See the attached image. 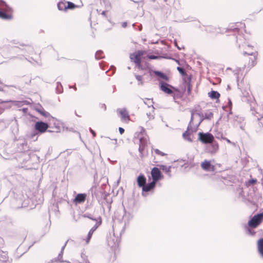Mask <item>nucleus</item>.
<instances>
[{
  "instance_id": "obj_27",
  "label": "nucleus",
  "mask_w": 263,
  "mask_h": 263,
  "mask_svg": "<svg viewBox=\"0 0 263 263\" xmlns=\"http://www.w3.org/2000/svg\"><path fill=\"white\" fill-rule=\"evenodd\" d=\"M255 228L250 227L248 225L246 226L245 230L246 234L251 236H254L256 234V232L254 230Z\"/></svg>"
},
{
  "instance_id": "obj_30",
  "label": "nucleus",
  "mask_w": 263,
  "mask_h": 263,
  "mask_svg": "<svg viewBox=\"0 0 263 263\" xmlns=\"http://www.w3.org/2000/svg\"><path fill=\"white\" fill-rule=\"evenodd\" d=\"M58 8L59 10H66L67 5L65 3L63 2H60L58 4Z\"/></svg>"
},
{
  "instance_id": "obj_36",
  "label": "nucleus",
  "mask_w": 263,
  "mask_h": 263,
  "mask_svg": "<svg viewBox=\"0 0 263 263\" xmlns=\"http://www.w3.org/2000/svg\"><path fill=\"white\" fill-rule=\"evenodd\" d=\"M142 100H143V102H144V104H147L148 107H151V106H152V107L153 108V111H154L155 108L154 107V106H153V104H151V105H149V104H150V102H149V103H147V102L145 101V100H147V101L150 102L151 99H148V98H145V99H142ZM152 100H153V99H152V101H151V102H152V104H153V102Z\"/></svg>"
},
{
  "instance_id": "obj_31",
  "label": "nucleus",
  "mask_w": 263,
  "mask_h": 263,
  "mask_svg": "<svg viewBox=\"0 0 263 263\" xmlns=\"http://www.w3.org/2000/svg\"><path fill=\"white\" fill-rule=\"evenodd\" d=\"M63 91V86L61 83L59 82L57 83L56 92L58 93H61Z\"/></svg>"
},
{
  "instance_id": "obj_12",
  "label": "nucleus",
  "mask_w": 263,
  "mask_h": 263,
  "mask_svg": "<svg viewBox=\"0 0 263 263\" xmlns=\"http://www.w3.org/2000/svg\"><path fill=\"white\" fill-rule=\"evenodd\" d=\"M101 223H102V218H99V220H98V221L91 228V229L89 230V231L88 233L87 237L86 239V242L87 243H89L93 232L98 229V228L101 224Z\"/></svg>"
},
{
  "instance_id": "obj_61",
  "label": "nucleus",
  "mask_w": 263,
  "mask_h": 263,
  "mask_svg": "<svg viewBox=\"0 0 263 263\" xmlns=\"http://www.w3.org/2000/svg\"><path fill=\"white\" fill-rule=\"evenodd\" d=\"M81 257L84 260L86 256L83 253H81Z\"/></svg>"
},
{
  "instance_id": "obj_21",
  "label": "nucleus",
  "mask_w": 263,
  "mask_h": 263,
  "mask_svg": "<svg viewBox=\"0 0 263 263\" xmlns=\"http://www.w3.org/2000/svg\"><path fill=\"white\" fill-rule=\"evenodd\" d=\"M117 112L119 113L121 115L122 119H124L125 120H129V116L128 115V112L126 108H118L117 109Z\"/></svg>"
},
{
  "instance_id": "obj_18",
  "label": "nucleus",
  "mask_w": 263,
  "mask_h": 263,
  "mask_svg": "<svg viewBox=\"0 0 263 263\" xmlns=\"http://www.w3.org/2000/svg\"><path fill=\"white\" fill-rule=\"evenodd\" d=\"M191 77H189L187 79H184V86L183 89H182L183 93L185 91L186 88L187 87V95H190L192 91V85L191 84Z\"/></svg>"
},
{
  "instance_id": "obj_38",
  "label": "nucleus",
  "mask_w": 263,
  "mask_h": 263,
  "mask_svg": "<svg viewBox=\"0 0 263 263\" xmlns=\"http://www.w3.org/2000/svg\"><path fill=\"white\" fill-rule=\"evenodd\" d=\"M177 69L182 76L186 74L185 70L183 67L178 66L177 67Z\"/></svg>"
},
{
  "instance_id": "obj_9",
  "label": "nucleus",
  "mask_w": 263,
  "mask_h": 263,
  "mask_svg": "<svg viewBox=\"0 0 263 263\" xmlns=\"http://www.w3.org/2000/svg\"><path fill=\"white\" fill-rule=\"evenodd\" d=\"M160 89L162 91H163L164 92H165L167 94H168V95L172 94L173 93L172 89L176 91H179V90L178 88H176V87H174V86H173L163 81H161L160 82Z\"/></svg>"
},
{
  "instance_id": "obj_26",
  "label": "nucleus",
  "mask_w": 263,
  "mask_h": 263,
  "mask_svg": "<svg viewBox=\"0 0 263 263\" xmlns=\"http://www.w3.org/2000/svg\"><path fill=\"white\" fill-rule=\"evenodd\" d=\"M208 96L213 100H219L220 95L217 91L211 90L208 92Z\"/></svg>"
},
{
  "instance_id": "obj_24",
  "label": "nucleus",
  "mask_w": 263,
  "mask_h": 263,
  "mask_svg": "<svg viewBox=\"0 0 263 263\" xmlns=\"http://www.w3.org/2000/svg\"><path fill=\"white\" fill-rule=\"evenodd\" d=\"M257 250L260 257L263 259V237L257 241Z\"/></svg>"
},
{
  "instance_id": "obj_32",
  "label": "nucleus",
  "mask_w": 263,
  "mask_h": 263,
  "mask_svg": "<svg viewBox=\"0 0 263 263\" xmlns=\"http://www.w3.org/2000/svg\"><path fill=\"white\" fill-rule=\"evenodd\" d=\"M22 50H24L25 52L28 53H31L33 52V49L32 46L30 45H26L25 47L23 49H22Z\"/></svg>"
},
{
  "instance_id": "obj_42",
  "label": "nucleus",
  "mask_w": 263,
  "mask_h": 263,
  "mask_svg": "<svg viewBox=\"0 0 263 263\" xmlns=\"http://www.w3.org/2000/svg\"><path fill=\"white\" fill-rule=\"evenodd\" d=\"M155 153L157 155H161V156H165L166 155V154L164 153L163 152L160 151L159 149H155L154 150Z\"/></svg>"
},
{
  "instance_id": "obj_57",
  "label": "nucleus",
  "mask_w": 263,
  "mask_h": 263,
  "mask_svg": "<svg viewBox=\"0 0 263 263\" xmlns=\"http://www.w3.org/2000/svg\"><path fill=\"white\" fill-rule=\"evenodd\" d=\"M127 25V22H123V23H122V27H123V28H125V27H126Z\"/></svg>"
},
{
  "instance_id": "obj_46",
  "label": "nucleus",
  "mask_w": 263,
  "mask_h": 263,
  "mask_svg": "<svg viewBox=\"0 0 263 263\" xmlns=\"http://www.w3.org/2000/svg\"><path fill=\"white\" fill-rule=\"evenodd\" d=\"M177 92H178V93L176 94V95H175V96L174 97V99H175L176 98H181L183 95V93H181L180 90H179V91H177Z\"/></svg>"
},
{
  "instance_id": "obj_29",
  "label": "nucleus",
  "mask_w": 263,
  "mask_h": 263,
  "mask_svg": "<svg viewBox=\"0 0 263 263\" xmlns=\"http://www.w3.org/2000/svg\"><path fill=\"white\" fill-rule=\"evenodd\" d=\"M242 121V118L241 117H239L238 116H234L233 119V123L234 125L236 126L237 125V124L241 123Z\"/></svg>"
},
{
  "instance_id": "obj_23",
  "label": "nucleus",
  "mask_w": 263,
  "mask_h": 263,
  "mask_svg": "<svg viewBox=\"0 0 263 263\" xmlns=\"http://www.w3.org/2000/svg\"><path fill=\"white\" fill-rule=\"evenodd\" d=\"M191 128V124H190V123L187 126V130L184 133H183V135H182L183 138L185 140H187L188 141H190V142L192 141V139L190 138V135H191V134L192 133V132H190Z\"/></svg>"
},
{
  "instance_id": "obj_6",
  "label": "nucleus",
  "mask_w": 263,
  "mask_h": 263,
  "mask_svg": "<svg viewBox=\"0 0 263 263\" xmlns=\"http://www.w3.org/2000/svg\"><path fill=\"white\" fill-rule=\"evenodd\" d=\"M29 202L28 198H25L23 195H20L18 198L14 199L13 203L16 204V206H14V208L18 209L28 206Z\"/></svg>"
},
{
  "instance_id": "obj_5",
  "label": "nucleus",
  "mask_w": 263,
  "mask_h": 263,
  "mask_svg": "<svg viewBox=\"0 0 263 263\" xmlns=\"http://www.w3.org/2000/svg\"><path fill=\"white\" fill-rule=\"evenodd\" d=\"M218 151L219 144L215 139L205 146V153L211 155H215L218 153Z\"/></svg>"
},
{
  "instance_id": "obj_49",
  "label": "nucleus",
  "mask_w": 263,
  "mask_h": 263,
  "mask_svg": "<svg viewBox=\"0 0 263 263\" xmlns=\"http://www.w3.org/2000/svg\"><path fill=\"white\" fill-rule=\"evenodd\" d=\"M14 101H12V100H6V101H3V100L2 99H0V104H2V103H10V102H13Z\"/></svg>"
},
{
  "instance_id": "obj_22",
  "label": "nucleus",
  "mask_w": 263,
  "mask_h": 263,
  "mask_svg": "<svg viewBox=\"0 0 263 263\" xmlns=\"http://www.w3.org/2000/svg\"><path fill=\"white\" fill-rule=\"evenodd\" d=\"M137 182L138 185L140 187H142L146 183V177L143 174H140L137 177Z\"/></svg>"
},
{
  "instance_id": "obj_55",
  "label": "nucleus",
  "mask_w": 263,
  "mask_h": 263,
  "mask_svg": "<svg viewBox=\"0 0 263 263\" xmlns=\"http://www.w3.org/2000/svg\"><path fill=\"white\" fill-rule=\"evenodd\" d=\"M255 60H256L255 56L254 55V58H253V60H252V65L253 66H254V65L255 64Z\"/></svg>"
},
{
  "instance_id": "obj_25",
  "label": "nucleus",
  "mask_w": 263,
  "mask_h": 263,
  "mask_svg": "<svg viewBox=\"0 0 263 263\" xmlns=\"http://www.w3.org/2000/svg\"><path fill=\"white\" fill-rule=\"evenodd\" d=\"M159 167V169L162 170L163 171H164L168 176L169 177H172V175L171 174V169L172 168L171 166H167L166 165L161 164L158 165Z\"/></svg>"
},
{
  "instance_id": "obj_3",
  "label": "nucleus",
  "mask_w": 263,
  "mask_h": 263,
  "mask_svg": "<svg viewBox=\"0 0 263 263\" xmlns=\"http://www.w3.org/2000/svg\"><path fill=\"white\" fill-rule=\"evenodd\" d=\"M49 127V124L47 122H44L42 121L36 122L34 126V129L35 130L36 132H34L31 134V138L33 139L34 137H36L35 139V140H36L38 133L43 134L47 131L48 132H51V130H48Z\"/></svg>"
},
{
  "instance_id": "obj_44",
  "label": "nucleus",
  "mask_w": 263,
  "mask_h": 263,
  "mask_svg": "<svg viewBox=\"0 0 263 263\" xmlns=\"http://www.w3.org/2000/svg\"><path fill=\"white\" fill-rule=\"evenodd\" d=\"M217 139H223V140H226L228 143H231V141L228 139V138H226V137H223L222 135L220 137H219V136H216V137Z\"/></svg>"
},
{
  "instance_id": "obj_45",
  "label": "nucleus",
  "mask_w": 263,
  "mask_h": 263,
  "mask_svg": "<svg viewBox=\"0 0 263 263\" xmlns=\"http://www.w3.org/2000/svg\"><path fill=\"white\" fill-rule=\"evenodd\" d=\"M137 67L140 69V70H144V69H146V67L145 66H143L142 64H141V63H140L139 64H137L136 65Z\"/></svg>"
},
{
  "instance_id": "obj_60",
  "label": "nucleus",
  "mask_w": 263,
  "mask_h": 263,
  "mask_svg": "<svg viewBox=\"0 0 263 263\" xmlns=\"http://www.w3.org/2000/svg\"><path fill=\"white\" fill-rule=\"evenodd\" d=\"M28 157H29V156L26 155L25 158L24 159V161L26 160V162H30V161L29 160H27Z\"/></svg>"
},
{
  "instance_id": "obj_2",
  "label": "nucleus",
  "mask_w": 263,
  "mask_h": 263,
  "mask_svg": "<svg viewBox=\"0 0 263 263\" xmlns=\"http://www.w3.org/2000/svg\"><path fill=\"white\" fill-rule=\"evenodd\" d=\"M12 9L3 0H0V18L4 20L12 18Z\"/></svg>"
},
{
  "instance_id": "obj_28",
  "label": "nucleus",
  "mask_w": 263,
  "mask_h": 263,
  "mask_svg": "<svg viewBox=\"0 0 263 263\" xmlns=\"http://www.w3.org/2000/svg\"><path fill=\"white\" fill-rule=\"evenodd\" d=\"M83 216L84 217L88 218L95 221L96 223L98 221V220H99V218H101V217L100 216L96 217L93 216L92 214L88 213H85L84 214H83Z\"/></svg>"
},
{
  "instance_id": "obj_4",
  "label": "nucleus",
  "mask_w": 263,
  "mask_h": 263,
  "mask_svg": "<svg viewBox=\"0 0 263 263\" xmlns=\"http://www.w3.org/2000/svg\"><path fill=\"white\" fill-rule=\"evenodd\" d=\"M263 221V212L257 213L248 221V225L251 228H257Z\"/></svg>"
},
{
  "instance_id": "obj_53",
  "label": "nucleus",
  "mask_w": 263,
  "mask_h": 263,
  "mask_svg": "<svg viewBox=\"0 0 263 263\" xmlns=\"http://www.w3.org/2000/svg\"><path fill=\"white\" fill-rule=\"evenodd\" d=\"M68 240H67L65 242V243H64V246H63L62 247V248H61V251H63V252L64 251V249H65V247L66 246L67 243V242H68Z\"/></svg>"
},
{
  "instance_id": "obj_58",
  "label": "nucleus",
  "mask_w": 263,
  "mask_h": 263,
  "mask_svg": "<svg viewBox=\"0 0 263 263\" xmlns=\"http://www.w3.org/2000/svg\"><path fill=\"white\" fill-rule=\"evenodd\" d=\"M243 55H253V53H248V52H246V51L243 52Z\"/></svg>"
},
{
  "instance_id": "obj_54",
  "label": "nucleus",
  "mask_w": 263,
  "mask_h": 263,
  "mask_svg": "<svg viewBox=\"0 0 263 263\" xmlns=\"http://www.w3.org/2000/svg\"><path fill=\"white\" fill-rule=\"evenodd\" d=\"M228 105L229 107L231 109L232 106V103L230 99H228Z\"/></svg>"
},
{
  "instance_id": "obj_1",
  "label": "nucleus",
  "mask_w": 263,
  "mask_h": 263,
  "mask_svg": "<svg viewBox=\"0 0 263 263\" xmlns=\"http://www.w3.org/2000/svg\"><path fill=\"white\" fill-rule=\"evenodd\" d=\"M114 217L119 221L123 222L124 226L128 224L129 221L133 219V215L129 211L127 212L124 206H123V209H118L115 212Z\"/></svg>"
},
{
  "instance_id": "obj_56",
  "label": "nucleus",
  "mask_w": 263,
  "mask_h": 263,
  "mask_svg": "<svg viewBox=\"0 0 263 263\" xmlns=\"http://www.w3.org/2000/svg\"><path fill=\"white\" fill-rule=\"evenodd\" d=\"M22 110V111L24 113V114H26L27 113V111H28V108H23L21 109Z\"/></svg>"
},
{
  "instance_id": "obj_19",
  "label": "nucleus",
  "mask_w": 263,
  "mask_h": 263,
  "mask_svg": "<svg viewBox=\"0 0 263 263\" xmlns=\"http://www.w3.org/2000/svg\"><path fill=\"white\" fill-rule=\"evenodd\" d=\"M86 199V194L85 193H79L77 194L74 199V202L77 203H83Z\"/></svg>"
},
{
  "instance_id": "obj_59",
  "label": "nucleus",
  "mask_w": 263,
  "mask_h": 263,
  "mask_svg": "<svg viewBox=\"0 0 263 263\" xmlns=\"http://www.w3.org/2000/svg\"><path fill=\"white\" fill-rule=\"evenodd\" d=\"M232 112L231 111H230L229 112V113L228 114V119H229V120H230V121L231 120V118L229 117V116H230V115H232Z\"/></svg>"
},
{
  "instance_id": "obj_8",
  "label": "nucleus",
  "mask_w": 263,
  "mask_h": 263,
  "mask_svg": "<svg viewBox=\"0 0 263 263\" xmlns=\"http://www.w3.org/2000/svg\"><path fill=\"white\" fill-rule=\"evenodd\" d=\"M107 245L110 248L111 250L116 251L119 246V238L116 237L115 234L112 236L109 235L107 237Z\"/></svg>"
},
{
  "instance_id": "obj_41",
  "label": "nucleus",
  "mask_w": 263,
  "mask_h": 263,
  "mask_svg": "<svg viewBox=\"0 0 263 263\" xmlns=\"http://www.w3.org/2000/svg\"><path fill=\"white\" fill-rule=\"evenodd\" d=\"M147 57H148V59H152V60H157V59H161L162 58L160 56L155 55H153V54L148 55L147 56Z\"/></svg>"
},
{
  "instance_id": "obj_17",
  "label": "nucleus",
  "mask_w": 263,
  "mask_h": 263,
  "mask_svg": "<svg viewBox=\"0 0 263 263\" xmlns=\"http://www.w3.org/2000/svg\"><path fill=\"white\" fill-rule=\"evenodd\" d=\"M139 142H140V144H139V147L138 150H139V153H140V156L142 157L143 156V152L144 151V147L146 145V143H147L146 138L144 137H140L139 139Z\"/></svg>"
},
{
  "instance_id": "obj_40",
  "label": "nucleus",
  "mask_w": 263,
  "mask_h": 263,
  "mask_svg": "<svg viewBox=\"0 0 263 263\" xmlns=\"http://www.w3.org/2000/svg\"><path fill=\"white\" fill-rule=\"evenodd\" d=\"M238 27H239V26L237 24L235 26H232L231 27H230L228 28V30H232V31H238V30H239Z\"/></svg>"
},
{
  "instance_id": "obj_50",
  "label": "nucleus",
  "mask_w": 263,
  "mask_h": 263,
  "mask_svg": "<svg viewBox=\"0 0 263 263\" xmlns=\"http://www.w3.org/2000/svg\"><path fill=\"white\" fill-rule=\"evenodd\" d=\"M124 129L122 127H120L119 128V132L121 135L123 134L124 133Z\"/></svg>"
},
{
  "instance_id": "obj_7",
  "label": "nucleus",
  "mask_w": 263,
  "mask_h": 263,
  "mask_svg": "<svg viewBox=\"0 0 263 263\" xmlns=\"http://www.w3.org/2000/svg\"><path fill=\"white\" fill-rule=\"evenodd\" d=\"M198 140L203 144L207 145L215 139L214 136L209 132L198 133Z\"/></svg>"
},
{
  "instance_id": "obj_14",
  "label": "nucleus",
  "mask_w": 263,
  "mask_h": 263,
  "mask_svg": "<svg viewBox=\"0 0 263 263\" xmlns=\"http://www.w3.org/2000/svg\"><path fill=\"white\" fill-rule=\"evenodd\" d=\"M36 110L40 113L41 115L44 116L45 117L48 118V121L49 122H53V124H55V123L54 122L55 121H56V119L52 116L50 115V114L45 111L43 108H36Z\"/></svg>"
},
{
  "instance_id": "obj_39",
  "label": "nucleus",
  "mask_w": 263,
  "mask_h": 263,
  "mask_svg": "<svg viewBox=\"0 0 263 263\" xmlns=\"http://www.w3.org/2000/svg\"><path fill=\"white\" fill-rule=\"evenodd\" d=\"M10 172V170H7L5 172V178L9 179L10 177L13 176V174L11 173Z\"/></svg>"
},
{
  "instance_id": "obj_43",
  "label": "nucleus",
  "mask_w": 263,
  "mask_h": 263,
  "mask_svg": "<svg viewBox=\"0 0 263 263\" xmlns=\"http://www.w3.org/2000/svg\"><path fill=\"white\" fill-rule=\"evenodd\" d=\"M249 184L253 185L257 182V179L255 178H252L248 181Z\"/></svg>"
},
{
  "instance_id": "obj_13",
  "label": "nucleus",
  "mask_w": 263,
  "mask_h": 263,
  "mask_svg": "<svg viewBox=\"0 0 263 263\" xmlns=\"http://www.w3.org/2000/svg\"><path fill=\"white\" fill-rule=\"evenodd\" d=\"M201 167L203 170L209 172H214L215 170V166L211 164V161L207 160L201 163Z\"/></svg>"
},
{
  "instance_id": "obj_15",
  "label": "nucleus",
  "mask_w": 263,
  "mask_h": 263,
  "mask_svg": "<svg viewBox=\"0 0 263 263\" xmlns=\"http://www.w3.org/2000/svg\"><path fill=\"white\" fill-rule=\"evenodd\" d=\"M156 183L152 181L148 184H145L142 187V195L145 196L144 192H148L153 190L156 186Z\"/></svg>"
},
{
  "instance_id": "obj_10",
  "label": "nucleus",
  "mask_w": 263,
  "mask_h": 263,
  "mask_svg": "<svg viewBox=\"0 0 263 263\" xmlns=\"http://www.w3.org/2000/svg\"><path fill=\"white\" fill-rule=\"evenodd\" d=\"M151 174L152 177V181L156 183L162 179L164 177L160 169L157 167H154L152 169Z\"/></svg>"
},
{
  "instance_id": "obj_64",
  "label": "nucleus",
  "mask_w": 263,
  "mask_h": 263,
  "mask_svg": "<svg viewBox=\"0 0 263 263\" xmlns=\"http://www.w3.org/2000/svg\"><path fill=\"white\" fill-rule=\"evenodd\" d=\"M69 88H73L74 90H77V87H76V86H69Z\"/></svg>"
},
{
  "instance_id": "obj_48",
  "label": "nucleus",
  "mask_w": 263,
  "mask_h": 263,
  "mask_svg": "<svg viewBox=\"0 0 263 263\" xmlns=\"http://www.w3.org/2000/svg\"><path fill=\"white\" fill-rule=\"evenodd\" d=\"M250 110L252 111V114L253 116H255L256 114L257 113V111L255 110V108L252 106H251Z\"/></svg>"
},
{
  "instance_id": "obj_35",
  "label": "nucleus",
  "mask_w": 263,
  "mask_h": 263,
  "mask_svg": "<svg viewBox=\"0 0 263 263\" xmlns=\"http://www.w3.org/2000/svg\"><path fill=\"white\" fill-rule=\"evenodd\" d=\"M103 54V51L102 50H98L95 54V58L97 60H100L103 58V57L102 56V54Z\"/></svg>"
},
{
  "instance_id": "obj_34",
  "label": "nucleus",
  "mask_w": 263,
  "mask_h": 263,
  "mask_svg": "<svg viewBox=\"0 0 263 263\" xmlns=\"http://www.w3.org/2000/svg\"><path fill=\"white\" fill-rule=\"evenodd\" d=\"M77 6L75 5L74 3L71 2H67V9H73L76 8Z\"/></svg>"
},
{
  "instance_id": "obj_51",
  "label": "nucleus",
  "mask_w": 263,
  "mask_h": 263,
  "mask_svg": "<svg viewBox=\"0 0 263 263\" xmlns=\"http://www.w3.org/2000/svg\"><path fill=\"white\" fill-rule=\"evenodd\" d=\"M63 254V252L61 251L59 253V254L58 255V259L59 260H60L61 258H62Z\"/></svg>"
},
{
  "instance_id": "obj_20",
  "label": "nucleus",
  "mask_w": 263,
  "mask_h": 263,
  "mask_svg": "<svg viewBox=\"0 0 263 263\" xmlns=\"http://www.w3.org/2000/svg\"><path fill=\"white\" fill-rule=\"evenodd\" d=\"M153 73L158 78V80H163L166 81H169L168 77L165 73L161 71L154 70Z\"/></svg>"
},
{
  "instance_id": "obj_47",
  "label": "nucleus",
  "mask_w": 263,
  "mask_h": 263,
  "mask_svg": "<svg viewBox=\"0 0 263 263\" xmlns=\"http://www.w3.org/2000/svg\"><path fill=\"white\" fill-rule=\"evenodd\" d=\"M146 115L149 120H152L154 119V116L152 115L151 112L146 113Z\"/></svg>"
},
{
  "instance_id": "obj_62",
  "label": "nucleus",
  "mask_w": 263,
  "mask_h": 263,
  "mask_svg": "<svg viewBox=\"0 0 263 263\" xmlns=\"http://www.w3.org/2000/svg\"><path fill=\"white\" fill-rule=\"evenodd\" d=\"M106 11H103L101 13V14L102 15H103L104 16H106Z\"/></svg>"
},
{
  "instance_id": "obj_16",
  "label": "nucleus",
  "mask_w": 263,
  "mask_h": 263,
  "mask_svg": "<svg viewBox=\"0 0 263 263\" xmlns=\"http://www.w3.org/2000/svg\"><path fill=\"white\" fill-rule=\"evenodd\" d=\"M142 55L141 51H138L137 53H133L130 55V59L136 64V65L141 63V57Z\"/></svg>"
},
{
  "instance_id": "obj_52",
  "label": "nucleus",
  "mask_w": 263,
  "mask_h": 263,
  "mask_svg": "<svg viewBox=\"0 0 263 263\" xmlns=\"http://www.w3.org/2000/svg\"><path fill=\"white\" fill-rule=\"evenodd\" d=\"M89 130H90V133L92 134L93 137H95L96 135V132L92 129H91L90 127L89 128Z\"/></svg>"
},
{
  "instance_id": "obj_37",
  "label": "nucleus",
  "mask_w": 263,
  "mask_h": 263,
  "mask_svg": "<svg viewBox=\"0 0 263 263\" xmlns=\"http://www.w3.org/2000/svg\"><path fill=\"white\" fill-rule=\"evenodd\" d=\"M135 78L138 81L139 83L138 85H143V78L142 76L140 75H135Z\"/></svg>"
},
{
  "instance_id": "obj_11",
  "label": "nucleus",
  "mask_w": 263,
  "mask_h": 263,
  "mask_svg": "<svg viewBox=\"0 0 263 263\" xmlns=\"http://www.w3.org/2000/svg\"><path fill=\"white\" fill-rule=\"evenodd\" d=\"M198 117L200 118L199 121L197 125L198 126L200 123L205 119L204 116L201 112H198L196 109H193L191 110V117L190 120V124H191L194 120V117Z\"/></svg>"
},
{
  "instance_id": "obj_33",
  "label": "nucleus",
  "mask_w": 263,
  "mask_h": 263,
  "mask_svg": "<svg viewBox=\"0 0 263 263\" xmlns=\"http://www.w3.org/2000/svg\"><path fill=\"white\" fill-rule=\"evenodd\" d=\"M204 119L211 120L213 117V113L211 111H208L204 114Z\"/></svg>"
},
{
  "instance_id": "obj_63",
  "label": "nucleus",
  "mask_w": 263,
  "mask_h": 263,
  "mask_svg": "<svg viewBox=\"0 0 263 263\" xmlns=\"http://www.w3.org/2000/svg\"><path fill=\"white\" fill-rule=\"evenodd\" d=\"M101 107L103 108L104 110H106V105L104 104L101 105Z\"/></svg>"
}]
</instances>
